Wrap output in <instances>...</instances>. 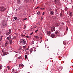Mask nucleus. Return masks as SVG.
<instances>
[{"label": "nucleus", "mask_w": 73, "mask_h": 73, "mask_svg": "<svg viewBox=\"0 0 73 73\" xmlns=\"http://www.w3.org/2000/svg\"><path fill=\"white\" fill-rule=\"evenodd\" d=\"M6 9H5V7H0V11L1 12H4L5 11Z\"/></svg>", "instance_id": "obj_1"}, {"label": "nucleus", "mask_w": 73, "mask_h": 73, "mask_svg": "<svg viewBox=\"0 0 73 73\" xmlns=\"http://www.w3.org/2000/svg\"><path fill=\"white\" fill-rule=\"evenodd\" d=\"M20 43H23L24 44H26V41H25V39H21L20 40Z\"/></svg>", "instance_id": "obj_2"}, {"label": "nucleus", "mask_w": 73, "mask_h": 73, "mask_svg": "<svg viewBox=\"0 0 73 73\" xmlns=\"http://www.w3.org/2000/svg\"><path fill=\"white\" fill-rule=\"evenodd\" d=\"M2 24V26H3V27H7V24L5 23V21L4 20L3 21Z\"/></svg>", "instance_id": "obj_3"}, {"label": "nucleus", "mask_w": 73, "mask_h": 73, "mask_svg": "<svg viewBox=\"0 0 73 73\" xmlns=\"http://www.w3.org/2000/svg\"><path fill=\"white\" fill-rule=\"evenodd\" d=\"M11 33V30L9 29L7 31V32L6 33V35H9Z\"/></svg>", "instance_id": "obj_4"}, {"label": "nucleus", "mask_w": 73, "mask_h": 73, "mask_svg": "<svg viewBox=\"0 0 73 73\" xmlns=\"http://www.w3.org/2000/svg\"><path fill=\"white\" fill-rule=\"evenodd\" d=\"M51 31L52 32L55 31V27H52L51 29Z\"/></svg>", "instance_id": "obj_5"}, {"label": "nucleus", "mask_w": 73, "mask_h": 73, "mask_svg": "<svg viewBox=\"0 0 73 73\" xmlns=\"http://www.w3.org/2000/svg\"><path fill=\"white\" fill-rule=\"evenodd\" d=\"M25 1L26 3L28 4H29V3L31 2V0H25Z\"/></svg>", "instance_id": "obj_6"}, {"label": "nucleus", "mask_w": 73, "mask_h": 73, "mask_svg": "<svg viewBox=\"0 0 73 73\" xmlns=\"http://www.w3.org/2000/svg\"><path fill=\"white\" fill-rule=\"evenodd\" d=\"M50 36L52 38H54L55 36V35L54 34H51L50 35Z\"/></svg>", "instance_id": "obj_7"}, {"label": "nucleus", "mask_w": 73, "mask_h": 73, "mask_svg": "<svg viewBox=\"0 0 73 73\" xmlns=\"http://www.w3.org/2000/svg\"><path fill=\"white\" fill-rule=\"evenodd\" d=\"M2 52L3 53V56H5V55H7V52H6L4 51H3Z\"/></svg>", "instance_id": "obj_8"}, {"label": "nucleus", "mask_w": 73, "mask_h": 73, "mask_svg": "<svg viewBox=\"0 0 73 73\" xmlns=\"http://www.w3.org/2000/svg\"><path fill=\"white\" fill-rule=\"evenodd\" d=\"M51 33H52V32L49 31H47L46 33L48 35V36H49L51 34Z\"/></svg>", "instance_id": "obj_9"}, {"label": "nucleus", "mask_w": 73, "mask_h": 73, "mask_svg": "<svg viewBox=\"0 0 73 73\" xmlns=\"http://www.w3.org/2000/svg\"><path fill=\"white\" fill-rule=\"evenodd\" d=\"M62 68H63V67H62V66H60L59 68L58 69V70H59V71H61V70H62Z\"/></svg>", "instance_id": "obj_10"}, {"label": "nucleus", "mask_w": 73, "mask_h": 73, "mask_svg": "<svg viewBox=\"0 0 73 73\" xmlns=\"http://www.w3.org/2000/svg\"><path fill=\"white\" fill-rule=\"evenodd\" d=\"M19 66L20 68V67L21 66L22 68H23V67H24V65L22 64H21L19 65Z\"/></svg>", "instance_id": "obj_11"}, {"label": "nucleus", "mask_w": 73, "mask_h": 73, "mask_svg": "<svg viewBox=\"0 0 73 73\" xmlns=\"http://www.w3.org/2000/svg\"><path fill=\"white\" fill-rule=\"evenodd\" d=\"M50 14L51 15H54V12L52 11H51L50 12Z\"/></svg>", "instance_id": "obj_12"}, {"label": "nucleus", "mask_w": 73, "mask_h": 73, "mask_svg": "<svg viewBox=\"0 0 73 73\" xmlns=\"http://www.w3.org/2000/svg\"><path fill=\"white\" fill-rule=\"evenodd\" d=\"M54 1L56 3H59L60 0H54Z\"/></svg>", "instance_id": "obj_13"}, {"label": "nucleus", "mask_w": 73, "mask_h": 73, "mask_svg": "<svg viewBox=\"0 0 73 73\" xmlns=\"http://www.w3.org/2000/svg\"><path fill=\"white\" fill-rule=\"evenodd\" d=\"M9 44V42H8V41H7L5 42V46H7V45H8Z\"/></svg>", "instance_id": "obj_14"}, {"label": "nucleus", "mask_w": 73, "mask_h": 73, "mask_svg": "<svg viewBox=\"0 0 73 73\" xmlns=\"http://www.w3.org/2000/svg\"><path fill=\"white\" fill-rule=\"evenodd\" d=\"M69 16H72L73 15V13L70 12L69 13Z\"/></svg>", "instance_id": "obj_15"}, {"label": "nucleus", "mask_w": 73, "mask_h": 73, "mask_svg": "<svg viewBox=\"0 0 73 73\" xmlns=\"http://www.w3.org/2000/svg\"><path fill=\"white\" fill-rule=\"evenodd\" d=\"M9 42H10V44H12L13 42H12V40H9Z\"/></svg>", "instance_id": "obj_16"}, {"label": "nucleus", "mask_w": 73, "mask_h": 73, "mask_svg": "<svg viewBox=\"0 0 73 73\" xmlns=\"http://www.w3.org/2000/svg\"><path fill=\"white\" fill-rule=\"evenodd\" d=\"M55 34L56 35H58L59 34V32H58V31H56L55 32Z\"/></svg>", "instance_id": "obj_17"}, {"label": "nucleus", "mask_w": 73, "mask_h": 73, "mask_svg": "<svg viewBox=\"0 0 73 73\" xmlns=\"http://www.w3.org/2000/svg\"><path fill=\"white\" fill-rule=\"evenodd\" d=\"M30 53H31L32 52H33V49L31 48L30 49Z\"/></svg>", "instance_id": "obj_18"}, {"label": "nucleus", "mask_w": 73, "mask_h": 73, "mask_svg": "<svg viewBox=\"0 0 73 73\" xmlns=\"http://www.w3.org/2000/svg\"><path fill=\"white\" fill-rule=\"evenodd\" d=\"M11 36H9L7 38V40H11L10 39H11Z\"/></svg>", "instance_id": "obj_19"}, {"label": "nucleus", "mask_w": 73, "mask_h": 73, "mask_svg": "<svg viewBox=\"0 0 73 73\" xmlns=\"http://www.w3.org/2000/svg\"><path fill=\"white\" fill-rule=\"evenodd\" d=\"M34 37H35L36 39H38L39 38V37L38 36H34Z\"/></svg>", "instance_id": "obj_20"}, {"label": "nucleus", "mask_w": 73, "mask_h": 73, "mask_svg": "<svg viewBox=\"0 0 73 73\" xmlns=\"http://www.w3.org/2000/svg\"><path fill=\"white\" fill-rule=\"evenodd\" d=\"M66 42L65 41L63 42V44L64 45H66Z\"/></svg>", "instance_id": "obj_21"}, {"label": "nucleus", "mask_w": 73, "mask_h": 73, "mask_svg": "<svg viewBox=\"0 0 73 73\" xmlns=\"http://www.w3.org/2000/svg\"><path fill=\"white\" fill-rule=\"evenodd\" d=\"M17 1L18 3H20V0H17Z\"/></svg>", "instance_id": "obj_22"}, {"label": "nucleus", "mask_w": 73, "mask_h": 73, "mask_svg": "<svg viewBox=\"0 0 73 73\" xmlns=\"http://www.w3.org/2000/svg\"><path fill=\"white\" fill-rule=\"evenodd\" d=\"M18 59H21V56H20L18 57Z\"/></svg>", "instance_id": "obj_23"}, {"label": "nucleus", "mask_w": 73, "mask_h": 73, "mask_svg": "<svg viewBox=\"0 0 73 73\" xmlns=\"http://www.w3.org/2000/svg\"><path fill=\"white\" fill-rule=\"evenodd\" d=\"M37 15H40V12L38 11V12L37 13Z\"/></svg>", "instance_id": "obj_24"}, {"label": "nucleus", "mask_w": 73, "mask_h": 73, "mask_svg": "<svg viewBox=\"0 0 73 73\" xmlns=\"http://www.w3.org/2000/svg\"><path fill=\"white\" fill-rule=\"evenodd\" d=\"M25 58H27V57H28V56L27 55H25Z\"/></svg>", "instance_id": "obj_25"}, {"label": "nucleus", "mask_w": 73, "mask_h": 73, "mask_svg": "<svg viewBox=\"0 0 73 73\" xmlns=\"http://www.w3.org/2000/svg\"><path fill=\"white\" fill-rule=\"evenodd\" d=\"M7 69L8 70H9V69H10V67L9 66H8Z\"/></svg>", "instance_id": "obj_26"}, {"label": "nucleus", "mask_w": 73, "mask_h": 73, "mask_svg": "<svg viewBox=\"0 0 73 73\" xmlns=\"http://www.w3.org/2000/svg\"><path fill=\"white\" fill-rule=\"evenodd\" d=\"M17 17H14V19L15 20H17Z\"/></svg>", "instance_id": "obj_27"}, {"label": "nucleus", "mask_w": 73, "mask_h": 73, "mask_svg": "<svg viewBox=\"0 0 73 73\" xmlns=\"http://www.w3.org/2000/svg\"><path fill=\"white\" fill-rule=\"evenodd\" d=\"M16 36H14L13 37V39H14V40H15V39H16Z\"/></svg>", "instance_id": "obj_28"}, {"label": "nucleus", "mask_w": 73, "mask_h": 73, "mask_svg": "<svg viewBox=\"0 0 73 73\" xmlns=\"http://www.w3.org/2000/svg\"><path fill=\"white\" fill-rule=\"evenodd\" d=\"M27 20V18H25L23 19V21H24V20Z\"/></svg>", "instance_id": "obj_29"}, {"label": "nucleus", "mask_w": 73, "mask_h": 73, "mask_svg": "<svg viewBox=\"0 0 73 73\" xmlns=\"http://www.w3.org/2000/svg\"><path fill=\"white\" fill-rule=\"evenodd\" d=\"M23 48H24V49H25L27 48V47H26V46H23Z\"/></svg>", "instance_id": "obj_30"}, {"label": "nucleus", "mask_w": 73, "mask_h": 73, "mask_svg": "<svg viewBox=\"0 0 73 73\" xmlns=\"http://www.w3.org/2000/svg\"><path fill=\"white\" fill-rule=\"evenodd\" d=\"M28 48H25V51L26 50H28Z\"/></svg>", "instance_id": "obj_31"}, {"label": "nucleus", "mask_w": 73, "mask_h": 73, "mask_svg": "<svg viewBox=\"0 0 73 73\" xmlns=\"http://www.w3.org/2000/svg\"><path fill=\"white\" fill-rule=\"evenodd\" d=\"M44 14H45V12H43L42 14V16H43V15H44Z\"/></svg>", "instance_id": "obj_32"}, {"label": "nucleus", "mask_w": 73, "mask_h": 73, "mask_svg": "<svg viewBox=\"0 0 73 73\" xmlns=\"http://www.w3.org/2000/svg\"><path fill=\"white\" fill-rule=\"evenodd\" d=\"M25 35H23V34H22L21 35V36H22V37H24L25 36Z\"/></svg>", "instance_id": "obj_33"}, {"label": "nucleus", "mask_w": 73, "mask_h": 73, "mask_svg": "<svg viewBox=\"0 0 73 73\" xmlns=\"http://www.w3.org/2000/svg\"><path fill=\"white\" fill-rule=\"evenodd\" d=\"M24 29H25V28H26V26H25V25H24Z\"/></svg>", "instance_id": "obj_34"}, {"label": "nucleus", "mask_w": 73, "mask_h": 73, "mask_svg": "<svg viewBox=\"0 0 73 73\" xmlns=\"http://www.w3.org/2000/svg\"><path fill=\"white\" fill-rule=\"evenodd\" d=\"M38 31V30H36L35 31V33H37Z\"/></svg>", "instance_id": "obj_35"}, {"label": "nucleus", "mask_w": 73, "mask_h": 73, "mask_svg": "<svg viewBox=\"0 0 73 73\" xmlns=\"http://www.w3.org/2000/svg\"><path fill=\"white\" fill-rule=\"evenodd\" d=\"M26 37H27V38H29V36H26Z\"/></svg>", "instance_id": "obj_36"}, {"label": "nucleus", "mask_w": 73, "mask_h": 73, "mask_svg": "<svg viewBox=\"0 0 73 73\" xmlns=\"http://www.w3.org/2000/svg\"><path fill=\"white\" fill-rule=\"evenodd\" d=\"M2 38H0V41H2Z\"/></svg>", "instance_id": "obj_37"}, {"label": "nucleus", "mask_w": 73, "mask_h": 73, "mask_svg": "<svg viewBox=\"0 0 73 73\" xmlns=\"http://www.w3.org/2000/svg\"><path fill=\"white\" fill-rule=\"evenodd\" d=\"M33 32H32L31 33V34H30V35H32V34H33Z\"/></svg>", "instance_id": "obj_38"}, {"label": "nucleus", "mask_w": 73, "mask_h": 73, "mask_svg": "<svg viewBox=\"0 0 73 73\" xmlns=\"http://www.w3.org/2000/svg\"><path fill=\"white\" fill-rule=\"evenodd\" d=\"M14 71V69H13L12 70V72L13 73V71Z\"/></svg>", "instance_id": "obj_39"}, {"label": "nucleus", "mask_w": 73, "mask_h": 73, "mask_svg": "<svg viewBox=\"0 0 73 73\" xmlns=\"http://www.w3.org/2000/svg\"><path fill=\"white\" fill-rule=\"evenodd\" d=\"M66 30L67 31H68V27L66 28Z\"/></svg>", "instance_id": "obj_40"}, {"label": "nucleus", "mask_w": 73, "mask_h": 73, "mask_svg": "<svg viewBox=\"0 0 73 73\" xmlns=\"http://www.w3.org/2000/svg\"><path fill=\"white\" fill-rule=\"evenodd\" d=\"M20 9H21V8L20 7H19L18 8L19 10H20Z\"/></svg>", "instance_id": "obj_41"}, {"label": "nucleus", "mask_w": 73, "mask_h": 73, "mask_svg": "<svg viewBox=\"0 0 73 73\" xmlns=\"http://www.w3.org/2000/svg\"><path fill=\"white\" fill-rule=\"evenodd\" d=\"M38 23L39 24H40V21L38 22Z\"/></svg>", "instance_id": "obj_42"}, {"label": "nucleus", "mask_w": 73, "mask_h": 73, "mask_svg": "<svg viewBox=\"0 0 73 73\" xmlns=\"http://www.w3.org/2000/svg\"><path fill=\"white\" fill-rule=\"evenodd\" d=\"M36 27H37V26L36 25H35V26L34 28H36Z\"/></svg>", "instance_id": "obj_43"}, {"label": "nucleus", "mask_w": 73, "mask_h": 73, "mask_svg": "<svg viewBox=\"0 0 73 73\" xmlns=\"http://www.w3.org/2000/svg\"><path fill=\"white\" fill-rule=\"evenodd\" d=\"M40 39H41V38H42V37L41 36H40Z\"/></svg>", "instance_id": "obj_44"}, {"label": "nucleus", "mask_w": 73, "mask_h": 73, "mask_svg": "<svg viewBox=\"0 0 73 73\" xmlns=\"http://www.w3.org/2000/svg\"><path fill=\"white\" fill-rule=\"evenodd\" d=\"M2 37H3V35H2L1 37V38H2Z\"/></svg>", "instance_id": "obj_45"}, {"label": "nucleus", "mask_w": 73, "mask_h": 73, "mask_svg": "<svg viewBox=\"0 0 73 73\" xmlns=\"http://www.w3.org/2000/svg\"><path fill=\"white\" fill-rule=\"evenodd\" d=\"M60 15L61 16H62V14H60Z\"/></svg>", "instance_id": "obj_46"}, {"label": "nucleus", "mask_w": 73, "mask_h": 73, "mask_svg": "<svg viewBox=\"0 0 73 73\" xmlns=\"http://www.w3.org/2000/svg\"><path fill=\"white\" fill-rule=\"evenodd\" d=\"M45 9L43 8V9H42V10H44Z\"/></svg>", "instance_id": "obj_47"}, {"label": "nucleus", "mask_w": 73, "mask_h": 73, "mask_svg": "<svg viewBox=\"0 0 73 73\" xmlns=\"http://www.w3.org/2000/svg\"><path fill=\"white\" fill-rule=\"evenodd\" d=\"M36 49V48H35L34 49V50H35Z\"/></svg>", "instance_id": "obj_48"}, {"label": "nucleus", "mask_w": 73, "mask_h": 73, "mask_svg": "<svg viewBox=\"0 0 73 73\" xmlns=\"http://www.w3.org/2000/svg\"><path fill=\"white\" fill-rule=\"evenodd\" d=\"M25 54H28V53L27 52H26Z\"/></svg>", "instance_id": "obj_49"}, {"label": "nucleus", "mask_w": 73, "mask_h": 73, "mask_svg": "<svg viewBox=\"0 0 73 73\" xmlns=\"http://www.w3.org/2000/svg\"><path fill=\"white\" fill-rule=\"evenodd\" d=\"M38 7H37L36 8H35V9H37L38 8Z\"/></svg>", "instance_id": "obj_50"}, {"label": "nucleus", "mask_w": 73, "mask_h": 73, "mask_svg": "<svg viewBox=\"0 0 73 73\" xmlns=\"http://www.w3.org/2000/svg\"><path fill=\"white\" fill-rule=\"evenodd\" d=\"M1 33V32L0 31V34Z\"/></svg>", "instance_id": "obj_51"}, {"label": "nucleus", "mask_w": 73, "mask_h": 73, "mask_svg": "<svg viewBox=\"0 0 73 73\" xmlns=\"http://www.w3.org/2000/svg\"><path fill=\"white\" fill-rule=\"evenodd\" d=\"M67 44H69V43H68V42H67Z\"/></svg>", "instance_id": "obj_52"}, {"label": "nucleus", "mask_w": 73, "mask_h": 73, "mask_svg": "<svg viewBox=\"0 0 73 73\" xmlns=\"http://www.w3.org/2000/svg\"><path fill=\"white\" fill-rule=\"evenodd\" d=\"M14 73H16V71H15V72H14Z\"/></svg>", "instance_id": "obj_53"}, {"label": "nucleus", "mask_w": 73, "mask_h": 73, "mask_svg": "<svg viewBox=\"0 0 73 73\" xmlns=\"http://www.w3.org/2000/svg\"><path fill=\"white\" fill-rule=\"evenodd\" d=\"M29 46H28V49L29 48Z\"/></svg>", "instance_id": "obj_54"}, {"label": "nucleus", "mask_w": 73, "mask_h": 73, "mask_svg": "<svg viewBox=\"0 0 73 73\" xmlns=\"http://www.w3.org/2000/svg\"><path fill=\"white\" fill-rule=\"evenodd\" d=\"M34 52H36V50H34Z\"/></svg>", "instance_id": "obj_55"}, {"label": "nucleus", "mask_w": 73, "mask_h": 73, "mask_svg": "<svg viewBox=\"0 0 73 73\" xmlns=\"http://www.w3.org/2000/svg\"><path fill=\"white\" fill-rule=\"evenodd\" d=\"M42 19V17H41V19Z\"/></svg>", "instance_id": "obj_56"}, {"label": "nucleus", "mask_w": 73, "mask_h": 73, "mask_svg": "<svg viewBox=\"0 0 73 73\" xmlns=\"http://www.w3.org/2000/svg\"><path fill=\"white\" fill-rule=\"evenodd\" d=\"M65 48V47H64V48Z\"/></svg>", "instance_id": "obj_57"}, {"label": "nucleus", "mask_w": 73, "mask_h": 73, "mask_svg": "<svg viewBox=\"0 0 73 73\" xmlns=\"http://www.w3.org/2000/svg\"><path fill=\"white\" fill-rule=\"evenodd\" d=\"M31 17V16H29V17Z\"/></svg>", "instance_id": "obj_58"}, {"label": "nucleus", "mask_w": 73, "mask_h": 73, "mask_svg": "<svg viewBox=\"0 0 73 73\" xmlns=\"http://www.w3.org/2000/svg\"><path fill=\"white\" fill-rule=\"evenodd\" d=\"M61 17H62L61 16Z\"/></svg>", "instance_id": "obj_59"}, {"label": "nucleus", "mask_w": 73, "mask_h": 73, "mask_svg": "<svg viewBox=\"0 0 73 73\" xmlns=\"http://www.w3.org/2000/svg\"><path fill=\"white\" fill-rule=\"evenodd\" d=\"M33 48H34V47H33Z\"/></svg>", "instance_id": "obj_60"}, {"label": "nucleus", "mask_w": 73, "mask_h": 73, "mask_svg": "<svg viewBox=\"0 0 73 73\" xmlns=\"http://www.w3.org/2000/svg\"><path fill=\"white\" fill-rule=\"evenodd\" d=\"M16 53H17V52H16Z\"/></svg>", "instance_id": "obj_61"}]
</instances>
